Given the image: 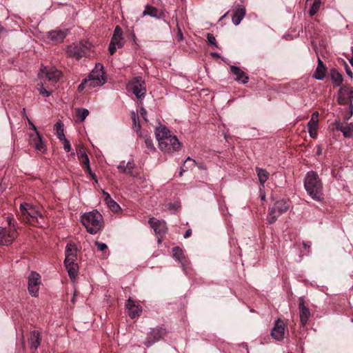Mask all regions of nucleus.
I'll return each instance as SVG.
<instances>
[{
  "mask_svg": "<svg viewBox=\"0 0 353 353\" xmlns=\"http://www.w3.org/2000/svg\"><path fill=\"white\" fill-rule=\"evenodd\" d=\"M17 216L21 221L32 225L43 226L46 223V219L41 211V208L28 203L20 204Z\"/></svg>",
  "mask_w": 353,
  "mask_h": 353,
  "instance_id": "1",
  "label": "nucleus"
},
{
  "mask_svg": "<svg viewBox=\"0 0 353 353\" xmlns=\"http://www.w3.org/2000/svg\"><path fill=\"white\" fill-rule=\"evenodd\" d=\"M156 138L161 151L172 153L181 149V143L175 135H172L165 126L160 125L155 129Z\"/></svg>",
  "mask_w": 353,
  "mask_h": 353,
  "instance_id": "2",
  "label": "nucleus"
},
{
  "mask_svg": "<svg viewBox=\"0 0 353 353\" xmlns=\"http://www.w3.org/2000/svg\"><path fill=\"white\" fill-rule=\"evenodd\" d=\"M304 187L307 193L312 199L317 201H323V185L316 172L309 171L306 174L304 179Z\"/></svg>",
  "mask_w": 353,
  "mask_h": 353,
  "instance_id": "3",
  "label": "nucleus"
},
{
  "mask_svg": "<svg viewBox=\"0 0 353 353\" xmlns=\"http://www.w3.org/2000/svg\"><path fill=\"white\" fill-rule=\"evenodd\" d=\"M77 248L73 243H68L65 249L64 265L67 270L68 276L71 279H74L78 274L79 267L76 261L77 259Z\"/></svg>",
  "mask_w": 353,
  "mask_h": 353,
  "instance_id": "4",
  "label": "nucleus"
},
{
  "mask_svg": "<svg viewBox=\"0 0 353 353\" xmlns=\"http://www.w3.org/2000/svg\"><path fill=\"white\" fill-rule=\"evenodd\" d=\"M103 216L97 210H92L83 214L81 222L86 228L88 232L95 234L103 227Z\"/></svg>",
  "mask_w": 353,
  "mask_h": 353,
  "instance_id": "5",
  "label": "nucleus"
},
{
  "mask_svg": "<svg viewBox=\"0 0 353 353\" xmlns=\"http://www.w3.org/2000/svg\"><path fill=\"white\" fill-rule=\"evenodd\" d=\"M289 209V204L286 200L280 199L275 202L272 208H270L267 216V221L269 224H273L277 218L286 212Z\"/></svg>",
  "mask_w": 353,
  "mask_h": 353,
  "instance_id": "6",
  "label": "nucleus"
},
{
  "mask_svg": "<svg viewBox=\"0 0 353 353\" xmlns=\"http://www.w3.org/2000/svg\"><path fill=\"white\" fill-rule=\"evenodd\" d=\"M8 228L0 227V244L10 245L17 237V232L14 225L11 224V219L8 217Z\"/></svg>",
  "mask_w": 353,
  "mask_h": 353,
  "instance_id": "7",
  "label": "nucleus"
},
{
  "mask_svg": "<svg viewBox=\"0 0 353 353\" xmlns=\"http://www.w3.org/2000/svg\"><path fill=\"white\" fill-rule=\"evenodd\" d=\"M353 89L349 87H342L339 92L338 102L341 105L350 103V112L345 116V119L348 120L353 114Z\"/></svg>",
  "mask_w": 353,
  "mask_h": 353,
  "instance_id": "8",
  "label": "nucleus"
},
{
  "mask_svg": "<svg viewBox=\"0 0 353 353\" xmlns=\"http://www.w3.org/2000/svg\"><path fill=\"white\" fill-rule=\"evenodd\" d=\"M145 82L141 77H135L128 83L127 88L137 99H141L146 94Z\"/></svg>",
  "mask_w": 353,
  "mask_h": 353,
  "instance_id": "9",
  "label": "nucleus"
},
{
  "mask_svg": "<svg viewBox=\"0 0 353 353\" xmlns=\"http://www.w3.org/2000/svg\"><path fill=\"white\" fill-rule=\"evenodd\" d=\"M105 82L106 79H94L89 78V77L87 76L79 85L77 90L80 93L82 92L84 89H86L87 91L89 92L93 88L102 86L105 83Z\"/></svg>",
  "mask_w": 353,
  "mask_h": 353,
  "instance_id": "10",
  "label": "nucleus"
},
{
  "mask_svg": "<svg viewBox=\"0 0 353 353\" xmlns=\"http://www.w3.org/2000/svg\"><path fill=\"white\" fill-rule=\"evenodd\" d=\"M40 275L36 272H32L28 276V291L30 294L34 297L39 296V290L40 285Z\"/></svg>",
  "mask_w": 353,
  "mask_h": 353,
  "instance_id": "11",
  "label": "nucleus"
},
{
  "mask_svg": "<svg viewBox=\"0 0 353 353\" xmlns=\"http://www.w3.org/2000/svg\"><path fill=\"white\" fill-rule=\"evenodd\" d=\"M165 330L161 327L151 329V331L150 332L145 341L144 342V345L147 347H151L153 344L162 339L163 336L165 335Z\"/></svg>",
  "mask_w": 353,
  "mask_h": 353,
  "instance_id": "12",
  "label": "nucleus"
},
{
  "mask_svg": "<svg viewBox=\"0 0 353 353\" xmlns=\"http://www.w3.org/2000/svg\"><path fill=\"white\" fill-rule=\"evenodd\" d=\"M148 223L158 236V243H161V237H162L167 231L165 222L164 221L157 220L154 218H150Z\"/></svg>",
  "mask_w": 353,
  "mask_h": 353,
  "instance_id": "13",
  "label": "nucleus"
},
{
  "mask_svg": "<svg viewBox=\"0 0 353 353\" xmlns=\"http://www.w3.org/2000/svg\"><path fill=\"white\" fill-rule=\"evenodd\" d=\"M285 328L284 322L280 319H276L271 330L272 337L277 341H282L284 339Z\"/></svg>",
  "mask_w": 353,
  "mask_h": 353,
  "instance_id": "14",
  "label": "nucleus"
},
{
  "mask_svg": "<svg viewBox=\"0 0 353 353\" xmlns=\"http://www.w3.org/2000/svg\"><path fill=\"white\" fill-rule=\"evenodd\" d=\"M85 51V47L82 43H78L70 46L67 52L70 57L80 59L84 56Z\"/></svg>",
  "mask_w": 353,
  "mask_h": 353,
  "instance_id": "15",
  "label": "nucleus"
},
{
  "mask_svg": "<svg viewBox=\"0 0 353 353\" xmlns=\"http://www.w3.org/2000/svg\"><path fill=\"white\" fill-rule=\"evenodd\" d=\"M299 309L301 323L303 326L305 325L310 316V310L305 305V301L303 297L299 298Z\"/></svg>",
  "mask_w": 353,
  "mask_h": 353,
  "instance_id": "16",
  "label": "nucleus"
},
{
  "mask_svg": "<svg viewBox=\"0 0 353 353\" xmlns=\"http://www.w3.org/2000/svg\"><path fill=\"white\" fill-rule=\"evenodd\" d=\"M68 32V29L52 30L48 33V38L55 43H60L63 42Z\"/></svg>",
  "mask_w": 353,
  "mask_h": 353,
  "instance_id": "17",
  "label": "nucleus"
},
{
  "mask_svg": "<svg viewBox=\"0 0 353 353\" xmlns=\"http://www.w3.org/2000/svg\"><path fill=\"white\" fill-rule=\"evenodd\" d=\"M125 306L128 310V315L132 319L139 316L142 312L141 307L139 305H136L135 302L131 298L128 299Z\"/></svg>",
  "mask_w": 353,
  "mask_h": 353,
  "instance_id": "18",
  "label": "nucleus"
},
{
  "mask_svg": "<svg viewBox=\"0 0 353 353\" xmlns=\"http://www.w3.org/2000/svg\"><path fill=\"white\" fill-rule=\"evenodd\" d=\"M172 252L174 259L181 264L183 270L186 272L188 260L185 256L183 250L181 248L176 246L172 248Z\"/></svg>",
  "mask_w": 353,
  "mask_h": 353,
  "instance_id": "19",
  "label": "nucleus"
},
{
  "mask_svg": "<svg viewBox=\"0 0 353 353\" xmlns=\"http://www.w3.org/2000/svg\"><path fill=\"white\" fill-rule=\"evenodd\" d=\"M245 13L246 10L245 6L242 5H236L232 17L233 24L234 26L239 25L242 19L244 18Z\"/></svg>",
  "mask_w": 353,
  "mask_h": 353,
  "instance_id": "20",
  "label": "nucleus"
},
{
  "mask_svg": "<svg viewBox=\"0 0 353 353\" xmlns=\"http://www.w3.org/2000/svg\"><path fill=\"white\" fill-rule=\"evenodd\" d=\"M230 72L235 75V81L245 84L248 82V77L245 73L238 66L231 65L230 67Z\"/></svg>",
  "mask_w": 353,
  "mask_h": 353,
  "instance_id": "21",
  "label": "nucleus"
},
{
  "mask_svg": "<svg viewBox=\"0 0 353 353\" xmlns=\"http://www.w3.org/2000/svg\"><path fill=\"white\" fill-rule=\"evenodd\" d=\"M149 15L157 19H163L165 16L164 11L159 10L154 7L146 6L142 13V16Z\"/></svg>",
  "mask_w": 353,
  "mask_h": 353,
  "instance_id": "22",
  "label": "nucleus"
},
{
  "mask_svg": "<svg viewBox=\"0 0 353 353\" xmlns=\"http://www.w3.org/2000/svg\"><path fill=\"white\" fill-rule=\"evenodd\" d=\"M336 129L340 130L345 138H350L353 134V122L347 123L344 126L339 121L335 122Z\"/></svg>",
  "mask_w": 353,
  "mask_h": 353,
  "instance_id": "23",
  "label": "nucleus"
},
{
  "mask_svg": "<svg viewBox=\"0 0 353 353\" xmlns=\"http://www.w3.org/2000/svg\"><path fill=\"white\" fill-rule=\"evenodd\" d=\"M89 78L94 79H106L105 77V72L103 70V65L97 63L95 65L94 68L90 72V73L88 75Z\"/></svg>",
  "mask_w": 353,
  "mask_h": 353,
  "instance_id": "24",
  "label": "nucleus"
},
{
  "mask_svg": "<svg viewBox=\"0 0 353 353\" xmlns=\"http://www.w3.org/2000/svg\"><path fill=\"white\" fill-rule=\"evenodd\" d=\"M41 343V335L39 332L34 330L31 332L30 339V347L32 351H36Z\"/></svg>",
  "mask_w": 353,
  "mask_h": 353,
  "instance_id": "25",
  "label": "nucleus"
},
{
  "mask_svg": "<svg viewBox=\"0 0 353 353\" xmlns=\"http://www.w3.org/2000/svg\"><path fill=\"white\" fill-rule=\"evenodd\" d=\"M31 141L34 145L35 149L39 151H43L45 150V144L43 142L41 135L39 132L37 134H31Z\"/></svg>",
  "mask_w": 353,
  "mask_h": 353,
  "instance_id": "26",
  "label": "nucleus"
},
{
  "mask_svg": "<svg viewBox=\"0 0 353 353\" xmlns=\"http://www.w3.org/2000/svg\"><path fill=\"white\" fill-rule=\"evenodd\" d=\"M326 70L327 69L323 61L320 58H318V65L313 75L314 78L317 80H323L325 77Z\"/></svg>",
  "mask_w": 353,
  "mask_h": 353,
  "instance_id": "27",
  "label": "nucleus"
},
{
  "mask_svg": "<svg viewBox=\"0 0 353 353\" xmlns=\"http://www.w3.org/2000/svg\"><path fill=\"white\" fill-rule=\"evenodd\" d=\"M123 45V37H112L111 41L109 44V52L110 54H113L116 50L117 48H120Z\"/></svg>",
  "mask_w": 353,
  "mask_h": 353,
  "instance_id": "28",
  "label": "nucleus"
},
{
  "mask_svg": "<svg viewBox=\"0 0 353 353\" xmlns=\"http://www.w3.org/2000/svg\"><path fill=\"white\" fill-rule=\"evenodd\" d=\"M105 195V202L109 207V208L114 212H117L121 210L120 206L117 204L110 196V195L103 191Z\"/></svg>",
  "mask_w": 353,
  "mask_h": 353,
  "instance_id": "29",
  "label": "nucleus"
},
{
  "mask_svg": "<svg viewBox=\"0 0 353 353\" xmlns=\"http://www.w3.org/2000/svg\"><path fill=\"white\" fill-rule=\"evenodd\" d=\"M61 75V72L55 68H50L46 72V78L52 83H57Z\"/></svg>",
  "mask_w": 353,
  "mask_h": 353,
  "instance_id": "30",
  "label": "nucleus"
},
{
  "mask_svg": "<svg viewBox=\"0 0 353 353\" xmlns=\"http://www.w3.org/2000/svg\"><path fill=\"white\" fill-rule=\"evenodd\" d=\"M331 79L334 86H339L343 82L342 74L336 69H332L330 70Z\"/></svg>",
  "mask_w": 353,
  "mask_h": 353,
  "instance_id": "31",
  "label": "nucleus"
},
{
  "mask_svg": "<svg viewBox=\"0 0 353 353\" xmlns=\"http://www.w3.org/2000/svg\"><path fill=\"white\" fill-rule=\"evenodd\" d=\"M256 172L261 185L264 187L265 183L269 178V173L265 170L260 168H256Z\"/></svg>",
  "mask_w": 353,
  "mask_h": 353,
  "instance_id": "32",
  "label": "nucleus"
},
{
  "mask_svg": "<svg viewBox=\"0 0 353 353\" xmlns=\"http://www.w3.org/2000/svg\"><path fill=\"white\" fill-rule=\"evenodd\" d=\"M191 163V165L187 166V168H192L193 166L196 165L200 170H206V166L202 163H198L195 160L191 159L190 157H188L186 160L184 161L183 165L186 166V164Z\"/></svg>",
  "mask_w": 353,
  "mask_h": 353,
  "instance_id": "33",
  "label": "nucleus"
},
{
  "mask_svg": "<svg viewBox=\"0 0 353 353\" xmlns=\"http://www.w3.org/2000/svg\"><path fill=\"white\" fill-rule=\"evenodd\" d=\"M132 120L133 123V130L137 134H139L141 129L139 117L133 112L132 113Z\"/></svg>",
  "mask_w": 353,
  "mask_h": 353,
  "instance_id": "34",
  "label": "nucleus"
},
{
  "mask_svg": "<svg viewBox=\"0 0 353 353\" xmlns=\"http://www.w3.org/2000/svg\"><path fill=\"white\" fill-rule=\"evenodd\" d=\"M88 114L89 111L85 108H78L77 110V116L80 121H83Z\"/></svg>",
  "mask_w": 353,
  "mask_h": 353,
  "instance_id": "35",
  "label": "nucleus"
},
{
  "mask_svg": "<svg viewBox=\"0 0 353 353\" xmlns=\"http://www.w3.org/2000/svg\"><path fill=\"white\" fill-rule=\"evenodd\" d=\"M321 3V0H314L310 10L309 14L310 16H314L319 10Z\"/></svg>",
  "mask_w": 353,
  "mask_h": 353,
  "instance_id": "36",
  "label": "nucleus"
},
{
  "mask_svg": "<svg viewBox=\"0 0 353 353\" xmlns=\"http://www.w3.org/2000/svg\"><path fill=\"white\" fill-rule=\"evenodd\" d=\"M135 164L134 161H129L126 164V174L132 176H135L136 174L134 172Z\"/></svg>",
  "mask_w": 353,
  "mask_h": 353,
  "instance_id": "37",
  "label": "nucleus"
},
{
  "mask_svg": "<svg viewBox=\"0 0 353 353\" xmlns=\"http://www.w3.org/2000/svg\"><path fill=\"white\" fill-rule=\"evenodd\" d=\"M319 125V121L311 118L307 123V130H317Z\"/></svg>",
  "mask_w": 353,
  "mask_h": 353,
  "instance_id": "38",
  "label": "nucleus"
},
{
  "mask_svg": "<svg viewBox=\"0 0 353 353\" xmlns=\"http://www.w3.org/2000/svg\"><path fill=\"white\" fill-rule=\"evenodd\" d=\"M144 139L146 148L151 151L155 150V147L154 146L152 139L147 136H145Z\"/></svg>",
  "mask_w": 353,
  "mask_h": 353,
  "instance_id": "39",
  "label": "nucleus"
},
{
  "mask_svg": "<svg viewBox=\"0 0 353 353\" xmlns=\"http://www.w3.org/2000/svg\"><path fill=\"white\" fill-rule=\"evenodd\" d=\"M207 40L210 45L213 46L216 48H218V44L216 43V39L212 34H207Z\"/></svg>",
  "mask_w": 353,
  "mask_h": 353,
  "instance_id": "40",
  "label": "nucleus"
},
{
  "mask_svg": "<svg viewBox=\"0 0 353 353\" xmlns=\"http://www.w3.org/2000/svg\"><path fill=\"white\" fill-rule=\"evenodd\" d=\"M95 245L97 246V250L99 251L103 252V251H105L108 249V246H107V245L105 243H101V242L96 241L95 242Z\"/></svg>",
  "mask_w": 353,
  "mask_h": 353,
  "instance_id": "41",
  "label": "nucleus"
},
{
  "mask_svg": "<svg viewBox=\"0 0 353 353\" xmlns=\"http://www.w3.org/2000/svg\"><path fill=\"white\" fill-rule=\"evenodd\" d=\"M123 31L122 29L119 26H117L114 28V33H113V37H122Z\"/></svg>",
  "mask_w": 353,
  "mask_h": 353,
  "instance_id": "42",
  "label": "nucleus"
},
{
  "mask_svg": "<svg viewBox=\"0 0 353 353\" xmlns=\"http://www.w3.org/2000/svg\"><path fill=\"white\" fill-rule=\"evenodd\" d=\"M61 142L63 145V148L65 151L70 152L71 150V145L70 141L67 139H65L63 141H61Z\"/></svg>",
  "mask_w": 353,
  "mask_h": 353,
  "instance_id": "43",
  "label": "nucleus"
},
{
  "mask_svg": "<svg viewBox=\"0 0 353 353\" xmlns=\"http://www.w3.org/2000/svg\"><path fill=\"white\" fill-rule=\"evenodd\" d=\"M39 91L40 94L47 97L51 94V92L47 90L43 85L39 89Z\"/></svg>",
  "mask_w": 353,
  "mask_h": 353,
  "instance_id": "44",
  "label": "nucleus"
},
{
  "mask_svg": "<svg viewBox=\"0 0 353 353\" xmlns=\"http://www.w3.org/2000/svg\"><path fill=\"white\" fill-rule=\"evenodd\" d=\"M63 131V130H60V131L56 132V135L60 141H63L64 139H66Z\"/></svg>",
  "mask_w": 353,
  "mask_h": 353,
  "instance_id": "45",
  "label": "nucleus"
},
{
  "mask_svg": "<svg viewBox=\"0 0 353 353\" xmlns=\"http://www.w3.org/2000/svg\"><path fill=\"white\" fill-rule=\"evenodd\" d=\"M117 168L121 172L126 174V165H125V161L121 162V163L117 166Z\"/></svg>",
  "mask_w": 353,
  "mask_h": 353,
  "instance_id": "46",
  "label": "nucleus"
},
{
  "mask_svg": "<svg viewBox=\"0 0 353 353\" xmlns=\"http://www.w3.org/2000/svg\"><path fill=\"white\" fill-rule=\"evenodd\" d=\"M54 130H56V132L60 131V130H63V124L61 121H59L54 124Z\"/></svg>",
  "mask_w": 353,
  "mask_h": 353,
  "instance_id": "47",
  "label": "nucleus"
},
{
  "mask_svg": "<svg viewBox=\"0 0 353 353\" xmlns=\"http://www.w3.org/2000/svg\"><path fill=\"white\" fill-rule=\"evenodd\" d=\"M139 113L141 116L143 117V119L148 122V118H147V111L144 108H141L139 110Z\"/></svg>",
  "mask_w": 353,
  "mask_h": 353,
  "instance_id": "48",
  "label": "nucleus"
},
{
  "mask_svg": "<svg viewBox=\"0 0 353 353\" xmlns=\"http://www.w3.org/2000/svg\"><path fill=\"white\" fill-rule=\"evenodd\" d=\"M82 167L90 165V160L88 156H85L84 158L81 159Z\"/></svg>",
  "mask_w": 353,
  "mask_h": 353,
  "instance_id": "49",
  "label": "nucleus"
},
{
  "mask_svg": "<svg viewBox=\"0 0 353 353\" xmlns=\"http://www.w3.org/2000/svg\"><path fill=\"white\" fill-rule=\"evenodd\" d=\"M26 119L28 121V123L31 128V129H32L34 132H35V134H37V132H38L36 126L34 125V124L32 123V121L28 117V116H26Z\"/></svg>",
  "mask_w": 353,
  "mask_h": 353,
  "instance_id": "50",
  "label": "nucleus"
},
{
  "mask_svg": "<svg viewBox=\"0 0 353 353\" xmlns=\"http://www.w3.org/2000/svg\"><path fill=\"white\" fill-rule=\"evenodd\" d=\"M310 137L316 139L317 137V130H307Z\"/></svg>",
  "mask_w": 353,
  "mask_h": 353,
  "instance_id": "51",
  "label": "nucleus"
},
{
  "mask_svg": "<svg viewBox=\"0 0 353 353\" xmlns=\"http://www.w3.org/2000/svg\"><path fill=\"white\" fill-rule=\"evenodd\" d=\"M84 171L88 173V174L92 173V170L90 165H85L83 167Z\"/></svg>",
  "mask_w": 353,
  "mask_h": 353,
  "instance_id": "52",
  "label": "nucleus"
},
{
  "mask_svg": "<svg viewBox=\"0 0 353 353\" xmlns=\"http://www.w3.org/2000/svg\"><path fill=\"white\" fill-rule=\"evenodd\" d=\"M85 152V148L81 146L79 148V150H77V155H78V157L83 152Z\"/></svg>",
  "mask_w": 353,
  "mask_h": 353,
  "instance_id": "53",
  "label": "nucleus"
},
{
  "mask_svg": "<svg viewBox=\"0 0 353 353\" xmlns=\"http://www.w3.org/2000/svg\"><path fill=\"white\" fill-rule=\"evenodd\" d=\"M192 234V230L190 229H188V230H186V232H185L184 234V238L185 239H187L188 238L189 236H190V235Z\"/></svg>",
  "mask_w": 353,
  "mask_h": 353,
  "instance_id": "54",
  "label": "nucleus"
},
{
  "mask_svg": "<svg viewBox=\"0 0 353 353\" xmlns=\"http://www.w3.org/2000/svg\"><path fill=\"white\" fill-rule=\"evenodd\" d=\"M346 73L351 78H352L353 77V74H352V72L351 71V70L349 68H346Z\"/></svg>",
  "mask_w": 353,
  "mask_h": 353,
  "instance_id": "55",
  "label": "nucleus"
},
{
  "mask_svg": "<svg viewBox=\"0 0 353 353\" xmlns=\"http://www.w3.org/2000/svg\"><path fill=\"white\" fill-rule=\"evenodd\" d=\"M318 117H319V112H314L312 114V118H314V119L318 120Z\"/></svg>",
  "mask_w": 353,
  "mask_h": 353,
  "instance_id": "56",
  "label": "nucleus"
},
{
  "mask_svg": "<svg viewBox=\"0 0 353 353\" xmlns=\"http://www.w3.org/2000/svg\"><path fill=\"white\" fill-rule=\"evenodd\" d=\"M210 55L212 57H215V58H219L220 57V54L219 53H217V52H211Z\"/></svg>",
  "mask_w": 353,
  "mask_h": 353,
  "instance_id": "57",
  "label": "nucleus"
},
{
  "mask_svg": "<svg viewBox=\"0 0 353 353\" xmlns=\"http://www.w3.org/2000/svg\"><path fill=\"white\" fill-rule=\"evenodd\" d=\"M89 175L92 177V179H94L95 181L97 182L96 174L94 172H92V173Z\"/></svg>",
  "mask_w": 353,
  "mask_h": 353,
  "instance_id": "58",
  "label": "nucleus"
},
{
  "mask_svg": "<svg viewBox=\"0 0 353 353\" xmlns=\"http://www.w3.org/2000/svg\"><path fill=\"white\" fill-rule=\"evenodd\" d=\"M352 58L350 60V63L352 65V66L353 67V48H352Z\"/></svg>",
  "mask_w": 353,
  "mask_h": 353,
  "instance_id": "59",
  "label": "nucleus"
},
{
  "mask_svg": "<svg viewBox=\"0 0 353 353\" xmlns=\"http://www.w3.org/2000/svg\"><path fill=\"white\" fill-rule=\"evenodd\" d=\"M177 37H178V38H179V40H180V41H181V40H182V39H183V34H182V33H181V31H179V34H178Z\"/></svg>",
  "mask_w": 353,
  "mask_h": 353,
  "instance_id": "60",
  "label": "nucleus"
},
{
  "mask_svg": "<svg viewBox=\"0 0 353 353\" xmlns=\"http://www.w3.org/2000/svg\"><path fill=\"white\" fill-rule=\"evenodd\" d=\"M85 156H88L85 152H83V153H82V154L79 157V159L81 160V159L84 158V157H85Z\"/></svg>",
  "mask_w": 353,
  "mask_h": 353,
  "instance_id": "61",
  "label": "nucleus"
},
{
  "mask_svg": "<svg viewBox=\"0 0 353 353\" xmlns=\"http://www.w3.org/2000/svg\"><path fill=\"white\" fill-rule=\"evenodd\" d=\"M316 154L317 155H321V147L318 148V150H317V152H316Z\"/></svg>",
  "mask_w": 353,
  "mask_h": 353,
  "instance_id": "62",
  "label": "nucleus"
},
{
  "mask_svg": "<svg viewBox=\"0 0 353 353\" xmlns=\"http://www.w3.org/2000/svg\"><path fill=\"white\" fill-rule=\"evenodd\" d=\"M261 201L265 200V194H261Z\"/></svg>",
  "mask_w": 353,
  "mask_h": 353,
  "instance_id": "63",
  "label": "nucleus"
},
{
  "mask_svg": "<svg viewBox=\"0 0 353 353\" xmlns=\"http://www.w3.org/2000/svg\"><path fill=\"white\" fill-rule=\"evenodd\" d=\"M185 172V170H183L182 168H181V170L179 173V176H181L183 175V172Z\"/></svg>",
  "mask_w": 353,
  "mask_h": 353,
  "instance_id": "64",
  "label": "nucleus"
}]
</instances>
